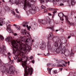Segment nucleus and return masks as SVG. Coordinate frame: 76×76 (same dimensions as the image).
<instances>
[{
  "label": "nucleus",
  "mask_w": 76,
  "mask_h": 76,
  "mask_svg": "<svg viewBox=\"0 0 76 76\" xmlns=\"http://www.w3.org/2000/svg\"><path fill=\"white\" fill-rule=\"evenodd\" d=\"M53 34L52 32H51L48 36V40H52V39L53 40Z\"/></svg>",
  "instance_id": "nucleus-13"
},
{
  "label": "nucleus",
  "mask_w": 76,
  "mask_h": 76,
  "mask_svg": "<svg viewBox=\"0 0 76 76\" xmlns=\"http://www.w3.org/2000/svg\"><path fill=\"white\" fill-rule=\"evenodd\" d=\"M75 13L73 12V11H71V15H72L73 14H75Z\"/></svg>",
  "instance_id": "nucleus-41"
},
{
  "label": "nucleus",
  "mask_w": 76,
  "mask_h": 76,
  "mask_svg": "<svg viewBox=\"0 0 76 76\" xmlns=\"http://www.w3.org/2000/svg\"><path fill=\"white\" fill-rule=\"evenodd\" d=\"M32 42H34V39L32 40L31 42V39L28 38L26 41L23 43L20 42L19 40H17L16 41L15 40H12L11 41V44L14 48H19L21 50H27L30 51L32 50L31 46L32 45Z\"/></svg>",
  "instance_id": "nucleus-1"
},
{
  "label": "nucleus",
  "mask_w": 76,
  "mask_h": 76,
  "mask_svg": "<svg viewBox=\"0 0 76 76\" xmlns=\"http://www.w3.org/2000/svg\"><path fill=\"white\" fill-rule=\"evenodd\" d=\"M12 14H13V15H15V12H14L12 11Z\"/></svg>",
  "instance_id": "nucleus-43"
},
{
  "label": "nucleus",
  "mask_w": 76,
  "mask_h": 76,
  "mask_svg": "<svg viewBox=\"0 0 76 76\" xmlns=\"http://www.w3.org/2000/svg\"><path fill=\"white\" fill-rule=\"evenodd\" d=\"M0 38L2 40V41H3L4 39V37H3V36L1 35H0Z\"/></svg>",
  "instance_id": "nucleus-29"
},
{
  "label": "nucleus",
  "mask_w": 76,
  "mask_h": 76,
  "mask_svg": "<svg viewBox=\"0 0 76 76\" xmlns=\"http://www.w3.org/2000/svg\"><path fill=\"white\" fill-rule=\"evenodd\" d=\"M74 54V53L72 52V50H71V53L70 55L71 56H72V55H73Z\"/></svg>",
  "instance_id": "nucleus-38"
},
{
  "label": "nucleus",
  "mask_w": 76,
  "mask_h": 76,
  "mask_svg": "<svg viewBox=\"0 0 76 76\" xmlns=\"http://www.w3.org/2000/svg\"><path fill=\"white\" fill-rule=\"evenodd\" d=\"M44 11L45 12V13H46V12H47V10L46 9H44Z\"/></svg>",
  "instance_id": "nucleus-42"
},
{
  "label": "nucleus",
  "mask_w": 76,
  "mask_h": 76,
  "mask_svg": "<svg viewBox=\"0 0 76 76\" xmlns=\"http://www.w3.org/2000/svg\"><path fill=\"white\" fill-rule=\"evenodd\" d=\"M8 54V57L9 58V59L10 60V58H11V56H12V54H11V53H10L8 52L7 53Z\"/></svg>",
  "instance_id": "nucleus-26"
},
{
  "label": "nucleus",
  "mask_w": 76,
  "mask_h": 76,
  "mask_svg": "<svg viewBox=\"0 0 76 76\" xmlns=\"http://www.w3.org/2000/svg\"><path fill=\"white\" fill-rule=\"evenodd\" d=\"M57 72V71L56 70H55L54 71V73H56Z\"/></svg>",
  "instance_id": "nucleus-52"
},
{
  "label": "nucleus",
  "mask_w": 76,
  "mask_h": 76,
  "mask_svg": "<svg viewBox=\"0 0 76 76\" xmlns=\"http://www.w3.org/2000/svg\"><path fill=\"white\" fill-rule=\"evenodd\" d=\"M3 19L2 18H0V26H2L3 23Z\"/></svg>",
  "instance_id": "nucleus-22"
},
{
  "label": "nucleus",
  "mask_w": 76,
  "mask_h": 76,
  "mask_svg": "<svg viewBox=\"0 0 76 76\" xmlns=\"http://www.w3.org/2000/svg\"><path fill=\"white\" fill-rule=\"evenodd\" d=\"M14 35H15V36H16V35H17V34L15 33L14 34Z\"/></svg>",
  "instance_id": "nucleus-51"
},
{
  "label": "nucleus",
  "mask_w": 76,
  "mask_h": 76,
  "mask_svg": "<svg viewBox=\"0 0 76 76\" xmlns=\"http://www.w3.org/2000/svg\"><path fill=\"white\" fill-rule=\"evenodd\" d=\"M71 37V36H69L68 37V39H69Z\"/></svg>",
  "instance_id": "nucleus-49"
},
{
  "label": "nucleus",
  "mask_w": 76,
  "mask_h": 76,
  "mask_svg": "<svg viewBox=\"0 0 76 76\" xmlns=\"http://www.w3.org/2000/svg\"><path fill=\"white\" fill-rule=\"evenodd\" d=\"M21 3L24 4V6L25 8H26L27 6H28V8L30 9V12L32 15L35 14L36 13V12H39V9L38 7H35L34 5L31 4L29 2L27 3V0H23L21 1Z\"/></svg>",
  "instance_id": "nucleus-3"
},
{
  "label": "nucleus",
  "mask_w": 76,
  "mask_h": 76,
  "mask_svg": "<svg viewBox=\"0 0 76 76\" xmlns=\"http://www.w3.org/2000/svg\"><path fill=\"white\" fill-rule=\"evenodd\" d=\"M26 27H27V28H28V30L29 31H30V28H31V26H28V25H26Z\"/></svg>",
  "instance_id": "nucleus-30"
},
{
  "label": "nucleus",
  "mask_w": 76,
  "mask_h": 76,
  "mask_svg": "<svg viewBox=\"0 0 76 76\" xmlns=\"http://www.w3.org/2000/svg\"><path fill=\"white\" fill-rule=\"evenodd\" d=\"M59 69L60 71H62V70H63V68H59Z\"/></svg>",
  "instance_id": "nucleus-50"
},
{
  "label": "nucleus",
  "mask_w": 76,
  "mask_h": 76,
  "mask_svg": "<svg viewBox=\"0 0 76 76\" xmlns=\"http://www.w3.org/2000/svg\"><path fill=\"white\" fill-rule=\"evenodd\" d=\"M45 47H46V43L45 42L43 41L42 42V45L41 47V49L44 50L45 48Z\"/></svg>",
  "instance_id": "nucleus-14"
},
{
  "label": "nucleus",
  "mask_w": 76,
  "mask_h": 76,
  "mask_svg": "<svg viewBox=\"0 0 76 76\" xmlns=\"http://www.w3.org/2000/svg\"><path fill=\"white\" fill-rule=\"evenodd\" d=\"M64 4L63 3H61L60 4V6H64Z\"/></svg>",
  "instance_id": "nucleus-45"
},
{
  "label": "nucleus",
  "mask_w": 76,
  "mask_h": 76,
  "mask_svg": "<svg viewBox=\"0 0 76 76\" xmlns=\"http://www.w3.org/2000/svg\"><path fill=\"white\" fill-rule=\"evenodd\" d=\"M56 13H57V11H54V12H53V14L52 15V18L53 19L54 18V14H55Z\"/></svg>",
  "instance_id": "nucleus-27"
},
{
  "label": "nucleus",
  "mask_w": 76,
  "mask_h": 76,
  "mask_svg": "<svg viewBox=\"0 0 76 76\" xmlns=\"http://www.w3.org/2000/svg\"><path fill=\"white\" fill-rule=\"evenodd\" d=\"M41 3H44V0H39ZM31 2H34V3H36L37 2V0H31Z\"/></svg>",
  "instance_id": "nucleus-20"
},
{
  "label": "nucleus",
  "mask_w": 76,
  "mask_h": 76,
  "mask_svg": "<svg viewBox=\"0 0 76 76\" xmlns=\"http://www.w3.org/2000/svg\"><path fill=\"white\" fill-rule=\"evenodd\" d=\"M52 69L53 68H50L49 67H48L47 68L48 70V73H49V74H50V75H51V72Z\"/></svg>",
  "instance_id": "nucleus-24"
},
{
  "label": "nucleus",
  "mask_w": 76,
  "mask_h": 76,
  "mask_svg": "<svg viewBox=\"0 0 76 76\" xmlns=\"http://www.w3.org/2000/svg\"><path fill=\"white\" fill-rule=\"evenodd\" d=\"M26 37L27 36H24L23 37H21L20 38V40L21 41H22V42H25V40L26 41Z\"/></svg>",
  "instance_id": "nucleus-16"
},
{
  "label": "nucleus",
  "mask_w": 76,
  "mask_h": 76,
  "mask_svg": "<svg viewBox=\"0 0 76 76\" xmlns=\"http://www.w3.org/2000/svg\"><path fill=\"white\" fill-rule=\"evenodd\" d=\"M16 3L17 4H19V2H16Z\"/></svg>",
  "instance_id": "nucleus-53"
},
{
  "label": "nucleus",
  "mask_w": 76,
  "mask_h": 76,
  "mask_svg": "<svg viewBox=\"0 0 76 76\" xmlns=\"http://www.w3.org/2000/svg\"><path fill=\"white\" fill-rule=\"evenodd\" d=\"M61 54H64L65 56H69L70 54V52L69 51L66 52V48H65V47H64L63 48L62 50H61L60 52Z\"/></svg>",
  "instance_id": "nucleus-6"
},
{
  "label": "nucleus",
  "mask_w": 76,
  "mask_h": 76,
  "mask_svg": "<svg viewBox=\"0 0 76 76\" xmlns=\"http://www.w3.org/2000/svg\"><path fill=\"white\" fill-rule=\"evenodd\" d=\"M65 64H67V62H65Z\"/></svg>",
  "instance_id": "nucleus-56"
},
{
  "label": "nucleus",
  "mask_w": 76,
  "mask_h": 76,
  "mask_svg": "<svg viewBox=\"0 0 76 76\" xmlns=\"http://www.w3.org/2000/svg\"><path fill=\"white\" fill-rule=\"evenodd\" d=\"M22 33L23 34V35H26V36L27 37V38H31V35L28 33V31H26L25 29H22L21 30Z\"/></svg>",
  "instance_id": "nucleus-7"
},
{
  "label": "nucleus",
  "mask_w": 76,
  "mask_h": 76,
  "mask_svg": "<svg viewBox=\"0 0 76 76\" xmlns=\"http://www.w3.org/2000/svg\"><path fill=\"white\" fill-rule=\"evenodd\" d=\"M73 50L74 51L76 52V46H74L73 47Z\"/></svg>",
  "instance_id": "nucleus-33"
},
{
  "label": "nucleus",
  "mask_w": 76,
  "mask_h": 76,
  "mask_svg": "<svg viewBox=\"0 0 76 76\" xmlns=\"http://www.w3.org/2000/svg\"><path fill=\"white\" fill-rule=\"evenodd\" d=\"M5 40H6L7 42H10V41H12V39L10 37H9L6 38L5 39Z\"/></svg>",
  "instance_id": "nucleus-21"
},
{
  "label": "nucleus",
  "mask_w": 76,
  "mask_h": 76,
  "mask_svg": "<svg viewBox=\"0 0 76 76\" xmlns=\"http://www.w3.org/2000/svg\"><path fill=\"white\" fill-rule=\"evenodd\" d=\"M49 10H53V11H55L56 10L55 9H53V8H49Z\"/></svg>",
  "instance_id": "nucleus-35"
},
{
  "label": "nucleus",
  "mask_w": 76,
  "mask_h": 76,
  "mask_svg": "<svg viewBox=\"0 0 76 76\" xmlns=\"http://www.w3.org/2000/svg\"><path fill=\"white\" fill-rule=\"evenodd\" d=\"M1 3V2L0 1V3Z\"/></svg>",
  "instance_id": "nucleus-61"
},
{
  "label": "nucleus",
  "mask_w": 76,
  "mask_h": 76,
  "mask_svg": "<svg viewBox=\"0 0 76 76\" xmlns=\"http://www.w3.org/2000/svg\"><path fill=\"white\" fill-rule=\"evenodd\" d=\"M62 23H63V22H62Z\"/></svg>",
  "instance_id": "nucleus-64"
},
{
  "label": "nucleus",
  "mask_w": 76,
  "mask_h": 76,
  "mask_svg": "<svg viewBox=\"0 0 76 76\" xmlns=\"http://www.w3.org/2000/svg\"><path fill=\"white\" fill-rule=\"evenodd\" d=\"M56 32H57V31H58V30H56Z\"/></svg>",
  "instance_id": "nucleus-57"
},
{
  "label": "nucleus",
  "mask_w": 76,
  "mask_h": 76,
  "mask_svg": "<svg viewBox=\"0 0 76 76\" xmlns=\"http://www.w3.org/2000/svg\"><path fill=\"white\" fill-rule=\"evenodd\" d=\"M14 26H16V25L15 24H14Z\"/></svg>",
  "instance_id": "nucleus-59"
},
{
  "label": "nucleus",
  "mask_w": 76,
  "mask_h": 76,
  "mask_svg": "<svg viewBox=\"0 0 76 76\" xmlns=\"http://www.w3.org/2000/svg\"><path fill=\"white\" fill-rule=\"evenodd\" d=\"M15 28H16V29H17V30L18 31H20V26H15Z\"/></svg>",
  "instance_id": "nucleus-28"
},
{
  "label": "nucleus",
  "mask_w": 76,
  "mask_h": 76,
  "mask_svg": "<svg viewBox=\"0 0 76 76\" xmlns=\"http://www.w3.org/2000/svg\"><path fill=\"white\" fill-rule=\"evenodd\" d=\"M42 9H45V6H44L43 5L42 6Z\"/></svg>",
  "instance_id": "nucleus-40"
},
{
  "label": "nucleus",
  "mask_w": 76,
  "mask_h": 76,
  "mask_svg": "<svg viewBox=\"0 0 76 76\" xmlns=\"http://www.w3.org/2000/svg\"><path fill=\"white\" fill-rule=\"evenodd\" d=\"M49 29H50L52 31H53L54 30V27H49Z\"/></svg>",
  "instance_id": "nucleus-32"
},
{
  "label": "nucleus",
  "mask_w": 76,
  "mask_h": 76,
  "mask_svg": "<svg viewBox=\"0 0 76 76\" xmlns=\"http://www.w3.org/2000/svg\"><path fill=\"white\" fill-rule=\"evenodd\" d=\"M14 51L13 52V54L15 55H16V54H17V55H20L22 58H26V60H32L33 59V56H30V58L25 56V55L24 54V53H26V50H20L19 48H13Z\"/></svg>",
  "instance_id": "nucleus-4"
},
{
  "label": "nucleus",
  "mask_w": 76,
  "mask_h": 76,
  "mask_svg": "<svg viewBox=\"0 0 76 76\" xmlns=\"http://www.w3.org/2000/svg\"><path fill=\"white\" fill-rule=\"evenodd\" d=\"M12 61H13V60H12Z\"/></svg>",
  "instance_id": "nucleus-63"
},
{
  "label": "nucleus",
  "mask_w": 76,
  "mask_h": 76,
  "mask_svg": "<svg viewBox=\"0 0 76 76\" xmlns=\"http://www.w3.org/2000/svg\"><path fill=\"white\" fill-rule=\"evenodd\" d=\"M48 44L47 48L48 50H51L52 48H51V42L50 41H48Z\"/></svg>",
  "instance_id": "nucleus-15"
},
{
  "label": "nucleus",
  "mask_w": 76,
  "mask_h": 76,
  "mask_svg": "<svg viewBox=\"0 0 76 76\" xmlns=\"http://www.w3.org/2000/svg\"><path fill=\"white\" fill-rule=\"evenodd\" d=\"M2 1H3V2H4V0H2Z\"/></svg>",
  "instance_id": "nucleus-60"
},
{
  "label": "nucleus",
  "mask_w": 76,
  "mask_h": 76,
  "mask_svg": "<svg viewBox=\"0 0 76 76\" xmlns=\"http://www.w3.org/2000/svg\"><path fill=\"white\" fill-rule=\"evenodd\" d=\"M68 3L69 6L71 5L72 6H74V5H75V0H72L71 1L69 0L68 1Z\"/></svg>",
  "instance_id": "nucleus-10"
},
{
  "label": "nucleus",
  "mask_w": 76,
  "mask_h": 76,
  "mask_svg": "<svg viewBox=\"0 0 76 76\" xmlns=\"http://www.w3.org/2000/svg\"><path fill=\"white\" fill-rule=\"evenodd\" d=\"M22 25H23V27H25V26H26V25L28 24V23L26 22H24L22 23Z\"/></svg>",
  "instance_id": "nucleus-23"
},
{
  "label": "nucleus",
  "mask_w": 76,
  "mask_h": 76,
  "mask_svg": "<svg viewBox=\"0 0 76 76\" xmlns=\"http://www.w3.org/2000/svg\"><path fill=\"white\" fill-rule=\"evenodd\" d=\"M6 50V48L4 45H3L2 47H0V53L1 54H5Z\"/></svg>",
  "instance_id": "nucleus-8"
},
{
  "label": "nucleus",
  "mask_w": 76,
  "mask_h": 76,
  "mask_svg": "<svg viewBox=\"0 0 76 76\" xmlns=\"http://www.w3.org/2000/svg\"><path fill=\"white\" fill-rule=\"evenodd\" d=\"M62 48V46H60V45H59V47L58 48H57L56 50V51L57 53H60L61 51V49Z\"/></svg>",
  "instance_id": "nucleus-18"
},
{
  "label": "nucleus",
  "mask_w": 76,
  "mask_h": 76,
  "mask_svg": "<svg viewBox=\"0 0 76 76\" xmlns=\"http://www.w3.org/2000/svg\"><path fill=\"white\" fill-rule=\"evenodd\" d=\"M60 0H62L63 2H66L67 0H46V3H48V1L51 3H54V2H56V1H57V2H58V1Z\"/></svg>",
  "instance_id": "nucleus-9"
},
{
  "label": "nucleus",
  "mask_w": 76,
  "mask_h": 76,
  "mask_svg": "<svg viewBox=\"0 0 76 76\" xmlns=\"http://www.w3.org/2000/svg\"><path fill=\"white\" fill-rule=\"evenodd\" d=\"M39 21L40 23H42V24H43V25H45L47 24V21L44 20H39Z\"/></svg>",
  "instance_id": "nucleus-17"
},
{
  "label": "nucleus",
  "mask_w": 76,
  "mask_h": 76,
  "mask_svg": "<svg viewBox=\"0 0 76 76\" xmlns=\"http://www.w3.org/2000/svg\"><path fill=\"white\" fill-rule=\"evenodd\" d=\"M63 39L64 38L63 37H61L60 39V38L58 37H57V36H55L53 38V42H55V43L56 42H59L60 47L62 46V42L63 41Z\"/></svg>",
  "instance_id": "nucleus-5"
},
{
  "label": "nucleus",
  "mask_w": 76,
  "mask_h": 76,
  "mask_svg": "<svg viewBox=\"0 0 76 76\" xmlns=\"http://www.w3.org/2000/svg\"><path fill=\"white\" fill-rule=\"evenodd\" d=\"M3 56H5V57H6V55L5 54H4L3 55Z\"/></svg>",
  "instance_id": "nucleus-54"
},
{
  "label": "nucleus",
  "mask_w": 76,
  "mask_h": 76,
  "mask_svg": "<svg viewBox=\"0 0 76 76\" xmlns=\"http://www.w3.org/2000/svg\"><path fill=\"white\" fill-rule=\"evenodd\" d=\"M50 53L49 52H48V53L47 54V56H50Z\"/></svg>",
  "instance_id": "nucleus-46"
},
{
  "label": "nucleus",
  "mask_w": 76,
  "mask_h": 76,
  "mask_svg": "<svg viewBox=\"0 0 76 76\" xmlns=\"http://www.w3.org/2000/svg\"><path fill=\"white\" fill-rule=\"evenodd\" d=\"M51 66V64L50 63H49L47 64V66L48 67H49V66Z\"/></svg>",
  "instance_id": "nucleus-34"
},
{
  "label": "nucleus",
  "mask_w": 76,
  "mask_h": 76,
  "mask_svg": "<svg viewBox=\"0 0 76 76\" xmlns=\"http://www.w3.org/2000/svg\"><path fill=\"white\" fill-rule=\"evenodd\" d=\"M58 16L59 17V18H60V20H62V21H63V20H64V19H63L62 17H63V16H64L65 17V16H66L64 15V14H63V13H60L58 14Z\"/></svg>",
  "instance_id": "nucleus-12"
},
{
  "label": "nucleus",
  "mask_w": 76,
  "mask_h": 76,
  "mask_svg": "<svg viewBox=\"0 0 76 76\" xmlns=\"http://www.w3.org/2000/svg\"><path fill=\"white\" fill-rule=\"evenodd\" d=\"M66 66V64L65 65V64H62V65L59 64L58 65V66H59V67H63V66Z\"/></svg>",
  "instance_id": "nucleus-25"
},
{
  "label": "nucleus",
  "mask_w": 76,
  "mask_h": 76,
  "mask_svg": "<svg viewBox=\"0 0 76 76\" xmlns=\"http://www.w3.org/2000/svg\"><path fill=\"white\" fill-rule=\"evenodd\" d=\"M37 55H41V54H37Z\"/></svg>",
  "instance_id": "nucleus-58"
},
{
  "label": "nucleus",
  "mask_w": 76,
  "mask_h": 76,
  "mask_svg": "<svg viewBox=\"0 0 76 76\" xmlns=\"http://www.w3.org/2000/svg\"><path fill=\"white\" fill-rule=\"evenodd\" d=\"M68 65H69V64H70V61H68Z\"/></svg>",
  "instance_id": "nucleus-55"
},
{
  "label": "nucleus",
  "mask_w": 76,
  "mask_h": 76,
  "mask_svg": "<svg viewBox=\"0 0 76 76\" xmlns=\"http://www.w3.org/2000/svg\"><path fill=\"white\" fill-rule=\"evenodd\" d=\"M7 31L9 33H12V30H11V28H10V25L9 24L8 26H7Z\"/></svg>",
  "instance_id": "nucleus-19"
},
{
  "label": "nucleus",
  "mask_w": 76,
  "mask_h": 76,
  "mask_svg": "<svg viewBox=\"0 0 76 76\" xmlns=\"http://www.w3.org/2000/svg\"><path fill=\"white\" fill-rule=\"evenodd\" d=\"M48 15H49V16H51V14L50 13H48Z\"/></svg>",
  "instance_id": "nucleus-48"
},
{
  "label": "nucleus",
  "mask_w": 76,
  "mask_h": 76,
  "mask_svg": "<svg viewBox=\"0 0 76 76\" xmlns=\"http://www.w3.org/2000/svg\"><path fill=\"white\" fill-rule=\"evenodd\" d=\"M16 16L17 18H20V16H19V15H16Z\"/></svg>",
  "instance_id": "nucleus-39"
},
{
  "label": "nucleus",
  "mask_w": 76,
  "mask_h": 76,
  "mask_svg": "<svg viewBox=\"0 0 76 76\" xmlns=\"http://www.w3.org/2000/svg\"><path fill=\"white\" fill-rule=\"evenodd\" d=\"M71 36L73 37V36H74V33H71Z\"/></svg>",
  "instance_id": "nucleus-44"
},
{
  "label": "nucleus",
  "mask_w": 76,
  "mask_h": 76,
  "mask_svg": "<svg viewBox=\"0 0 76 76\" xmlns=\"http://www.w3.org/2000/svg\"><path fill=\"white\" fill-rule=\"evenodd\" d=\"M32 63L34 64V63H35V61L34 60H33L32 61Z\"/></svg>",
  "instance_id": "nucleus-47"
},
{
  "label": "nucleus",
  "mask_w": 76,
  "mask_h": 76,
  "mask_svg": "<svg viewBox=\"0 0 76 76\" xmlns=\"http://www.w3.org/2000/svg\"><path fill=\"white\" fill-rule=\"evenodd\" d=\"M54 45L55 47H57L58 46V43H55L54 44Z\"/></svg>",
  "instance_id": "nucleus-31"
},
{
  "label": "nucleus",
  "mask_w": 76,
  "mask_h": 76,
  "mask_svg": "<svg viewBox=\"0 0 76 76\" xmlns=\"http://www.w3.org/2000/svg\"><path fill=\"white\" fill-rule=\"evenodd\" d=\"M18 9H15V11L16 13H19V12L18 11Z\"/></svg>",
  "instance_id": "nucleus-37"
},
{
  "label": "nucleus",
  "mask_w": 76,
  "mask_h": 76,
  "mask_svg": "<svg viewBox=\"0 0 76 76\" xmlns=\"http://www.w3.org/2000/svg\"><path fill=\"white\" fill-rule=\"evenodd\" d=\"M65 18H66V22L68 23V24H69V25H70L71 26H75V24L74 23H71L69 21V20H68V17L67 16H65Z\"/></svg>",
  "instance_id": "nucleus-11"
},
{
  "label": "nucleus",
  "mask_w": 76,
  "mask_h": 76,
  "mask_svg": "<svg viewBox=\"0 0 76 76\" xmlns=\"http://www.w3.org/2000/svg\"><path fill=\"white\" fill-rule=\"evenodd\" d=\"M1 13V12H0V14Z\"/></svg>",
  "instance_id": "nucleus-62"
},
{
  "label": "nucleus",
  "mask_w": 76,
  "mask_h": 76,
  "mask_svg": "<svg viewBox=\"0 0 76 76\" xmlns=\"http://www.w3.org/2000/svg\"><path fill=\"white\" fill-rule=\"evenodd\" d=\"M12 61H11L8 63V64H10L9 65V69L8 68L6 67V64H4L3 66L1 63L0 62V69L1 67H2L1 70L2 72L3 73H7L11 75V74H13L15 72V67L13 66V65H12Z\"/></svg>",
  "instance_id": "nucleus-2"
},
{
  "label": "nucleus",
  "mask_w": 76,
  "mask_h": 76,
  "mask_svg": "<svg viewBox=\"0 0 76 76\" xmlns=\"http://www.w3.org/2000/svg\"><path fill=\"white\" fill-rule=\"evenodd\" d=\"M9 2L10 3V4H13V1H11V0H10L9 1Z\"/></svg>",
  "instance_id": "nucleus-36"
}]
</instances>
